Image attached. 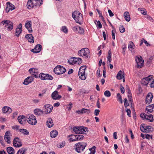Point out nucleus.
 Instances as JSON below:
<instances>
[{"label": "nucleus", "mask_w": 154, "mask_h": 154, "mask_svg": "<svg viewBox=\"0 0 154 154\" xmlns=\"http://www.w3.org/2000/svg\"><path fill=\"white\" fill-rule=\"evenodd\" d=\"M20 131L25 135H28L29 132L26 130L24 129H21L20 130Z\"/></svg>", "instance_id": "42"}, {"label": "nucleus", "mask_w": 154, "mask_h": 154, "mask_svg": "<svg viewBox=\"0 0 154 154\" xmlns=\"http://www.w3.org/2000/svg\"><path fill=\"white\" fill-rule=\"evenodd\" d=\"M124 16L125 20L126 21L129 22L130 21L131 19L129 13L128 11L125 12L124 13Z\"/></svg>", "instance_id": "32"}, {"label": "nucleus", "mask_w": 154, "mask_h": 154, "mask_svg": "<svg viewBox=\"0 0 154 154\" xmlns=\"http://www.w3.org/2000/svg\"><path fill=\"white\" fill-rule=\"evenodd\" d=\"M11 136V134L10 131H7L5 133L4 139L8 143H10L11 142L10 141V137Z\"/></svg>", "instance_id": "17"}, {"label": "nucleus", "mask_w": 154, "mask_h": 154, "mask_svg": "<svg viewBox=\"0 0 154 154\" xmlns=\"http://www.w3.org/2000/svg\"><path fill=\"white\" fill-rule=\"evenodd\" d=\"M135 61L137 65V67L140 68L142 67L143 65L144 60L141 56L136 57L135 58Z\"/></svg>", "instance_id": "12"}, {"label": "nucleus", "mask_w": 154, "mask_h": 154, "mask_svg": "<svg viewBox=\"0 0 154 154\" xmlns=\"http://www.w3.org/2000/svg\"><path fill=\"white\" fill-rule=\"evenodd\" d=\"M22 24L20 23L16 29L15 35L17 37H19L22 32Z\"/></svg>", "instance_id": "18"}, {"label": "nucleus", "mask_w": 154, "mask_h": 154, "mask_svg": "<svg viewBox=\"0 0 154 154\" xmlns=\"http://www.w3.org/2000/svg\"><path fill=\"white\" fill-rule=\"evenodd\" d=\"M153 96L151 93L147 94L146 98V103L149 104L152 101Z\"/></svg>", "instance_id": "19"}, {"label": "nucleus", "mask_w": 154, "mask_h": 154, "mask_svg": "<svg viewBox=\"0 0 154 154\" xmlns=\"http://www.w3.org/2000/svg\"><path fill=\"white\" fill-rule=\"evenodd\" d=\"M42 47V46L41 45H37L35 46L34 49L31 50V51L34 53H38L41 51Z\"/></svg>", "instance_id": "22"}, {"label": "nucleus", "mask_w": 154, "mask_h": 154, "mask_svg": "<svg viewBox=\"0 0 154 154\" xmlns=\"http://www.w3.org/2000/svg\"><path fill=\"white\" fill-rule=\"evenodd\" d=\"M25 26L29 33L32 32V30L31 27L32 22L31 21H27L25 24Z\"/></svg>", "instance_id": "23"}, {"label": "nucleus", "mask_w": 154, "mask_h": 154, "mask_svg": "<svg viewBox=\"0 0 154 154\" xmlns=\"http://www.w3.org/2000/svg\"><path fill=\"white\" fill-rule=\"evenodd\" d=\"M34 114L37 116H39L43 113V111L39 109H36L34 110Z\"/></svg>", "instance_id": "31"}, {"label": "nucleus", "mask_w": 154, "mask_h": 154, "mask_svg": "<svg viewBox=\"0 0 154 154\" xmlns=\"http://www.w3.org/2000/svg\"><path fill=\"white\" fill-rule=\"evenodd\" d=\"M72 103H71L70 104H69L67 107V108L69 110H70L71 109V108H72Z\"/></svg>", "instance_id": "64"}, {"label": "nucleus", "mask_w": 154, "mask_h": 154, "mask_svg": "<svg viewBox=\"0 0 154 154\" xmlns=\"http://www.w3.org/2000/svg\"><path fill=\"white\" fill-rule=\"evenodd\" d=\"M2 111L4 113H7L9 114L11 112L12 109L9 107L5 106L3 107Z\"/></svg>", "instance_id": "27"}, {"label": "nucleus", "mask_w": 154, "mask_h": 154, "mask_svg": "<svg viewBox=\"0 0 154 154\" xmlns=\"http://www.w3.org/2000/svg\"><path fill=\"white\" fill-rule=\"evenodd\" d=\"M34 6H35L36 5H35V2L33 0H29L28 1L27 6L28 9H31L33 8Z\"/></svg>", "instance_id": "24"}, {"label": "nucleus", "mask_w": 154, "mask_h": 154, "mask_svg": "<svg viewBox=\"0 0 154 154\" xmlns=\"http://www.w3.org/2000/svg\"><path fill=\"white\" fill-rule=\"evenodd\" d=\"M145 137L147 139H149L151 138H152V136L148 134H146V135Z\"/></svg>", "instance_id": "60"}, {"label": "nucleus", "mask_w": 154, "mask_h": 154, "mask_svg": "<svg viewBox=\"0 0 154 154\" xmlns=\"http://www.w3.org/2000/svg\"><path fill=\"white\" fill-rule=\"evenodd\" d=\"M104 95L106 97H109L111 96V93L109 91L106 90L104 92Z\"/></svg>", "instance_id": "47"}, {"label": "nucleus", "mask_w": 154, "mask_h": 154, "mask_svg": "<svg viewBox=\"0 0 154 154\" xmlns=\"http://www.w3.org/2000/svg\"><path fill=\"white\" fill-rule=\"evenodd\" d=\"M112 52L111 50H109L108 53V56L107 57V60L109 63L111 62L112 60L111 58Z\"/></svg>", "instance_id": "38"}, {"label": "nucleus", "mask_w": 154, "mask_h": 154, "mask_svg": "<svg viewBox=\"0 0 154 154\" xmlns=\"http://www.w3.org/2000/svg\"><path fill=\"white\" fill-rule=\"evenodd\" d=\"M25 38L28 40L29 42L32 43L34 42L33 37L32 34H27L26 35Z\"/></svg>", "instance_id": "28"}, {"label": "nucleus", "mask_w": 154, "mask_h": 154, "mask_svg": "<svg viewBox=\"0 0 154 154\" xmlns=\"http://www.w3.org/2000/svg\"><path fill=\"white\" fill-rule=\"evenodd\" d=\"M120 90L122 93L124 94V93L125 91V88L123 86H121V87Z\"/></svg>", "instance_id": "62"}, {"label": "nucleus", "mask_w": 154, "mask_h": 154, "mask_svg": "<svg viewBox=\"0 0 154 154\" xmlns=\"http://www.w3.org/2000/svg\"><path fill=\"white\" fill-rule=\"evenodd\" d=\"M74 137L75 139H74V137L70 138L69 141L70 142H73L78 140H83L84 136L82 135H75Z\"/></svg>", "instance_id": "15"}, {"label": "nucleus", "mask_w": 154, "mask_h": 154, "mask_svg": "<svg viewBox=\"0 0 154 154\" xmlns=\"http://www.w3.org/2000/svg\"><path fill=\"white\" fill-rule=\"evenodd\" d=\"M122 71L120 70L117 73L116 75V78L118 79L121 80L122 79Z\"/></svg>", "instance_id": "43"}, {"label": "nucleus", "mask_w": 154, "mask_h": 154, "mask_svg": "<svg viewBox=\"0 0 154 154\" xmlns=\"http://www.w3.org/2000/svg\"><path fill=\"white\" fill-rule=\"evenodd\" d=\"M82 113H85L87 114H89L91 112L90 110L89 109L82 108Z\"/></svg>", "instance_id": "44"}, {"label": "nucleus", "mask_w": 154, "mask_h": 154, "mask_svg": "<svg viewBox=\"0 0 154 154\" xmlns=\"http://www.w3.org/2000/svg\"><path fill=\"white\" fill-rule=\"evenodd\" d=\"M27 120L28 123L31 125H35L37 123L35 116L33 114H29L26 116Z\"/></svg>", "instance_id": "4"}, {"label": "nucleus", "mask_w": 154, "mask_h": 154, "mask_svg": "<svg viewBox=\"0 0 154 154\" xmlns=\"http://www.w3.org/2000/svg\"><path fill=\"white\" fill-rule=\"evenodd\" d=\"M120 31L121 33H123L125 31V29L124 27L122 26L119 27Z\"/></svg>", "instance_id": "53"}, {"label": "nucleus", "mask_w": 154, "mask_h": 154, "mask_svg": "<svg viewBox=\"0 0 154 154\" xmlns=\"http://www.w3.org/2000/svg\"><path fill=\"white\" fill-rule=\"evenodd\" d=\"M142 84L143 85H146L148 84V82L147 81L144 79H143L141 81Z\"/></svg>", "instance_id": "50"}, {"label": "nucleus", "mask_w": 154, "mask_h": 154, "mask_svg": "<svg viewBox=\"0 0 154 154\" xmlns=\"http://www.w3.org/2000/svg\"><path fill=\"white\" fill-rule=\"evenodd\" d=\"M61 30L63 32L66 34L68 32V29L66 26H62Z\"/></svg>", "instance_id": "45"}, {"label": "nucleus", "mask_w": 154, "mask_h": 154, "mask_svg": "<svg viewBox=\"0 0 154 154\" xmlns=\"http://www.w3.org/2000/svg\"><path fill=\"white\" fill-rule=\"evenodd\" d=\"M96 147L95 146H93L91 148L89 149L91 152L88 154H94L95 153Z\"/></svg>", "instance_id": "40"}, {"label": "nucleus", "mask_w": 154, "mask_h": 154, "mask_svg": "<svg viewBox=\"0 0 154 154\" xmlns=\"http://www.w3.org/2000/svg\"><path fill=\"white\" fill-rule=\"evenodd\" d=\"M32 101L35 104L39 102V100L38 99H33Z\"/></svg>", "instance_id": "57"}, {"label": "nucleus", "mask_w": 154, "mask_h": 154, "mask_svg": "<svg viewBox=\"0 0 154 154\" xmlns=\"http://www.w3.org/2000/svg\"><path fill=\"white\" fill-rule=\"evenodd\" d=\"M117 134L116 132H115L113 133V137L114 139H117Z\"/></svg>", "instance_id": "63"}, {"label": "nucleus", "mask_w": 154, "mask_h": 154, "mask_svg": "<svg viewBox=\"0 0 154 154\" xmlns=\"http://www.w3.org/2000/svg\"><path fill=\"white\" fill-rule=\"evenodd\" d=\"M58 91H55L51 94V97L54 100H58L62 97L61 96L58 94Z\"/></svg>", "instance_id": "20"}, {"label": "nucleus", "mask_w": 154, "mask_h": 154, "mask_svg": "<svg viewBox=\"0 0 154 154\" xmlns=\"http://www.w3.org/2000/svg\"><path fill=\"white\" fill-rule=\"evenodd\" d=\"M145 17L150 21H153V20L152 18L149 15L146 14Z\"/></svg>", "instance_id": "52"}, {"label": "nucleus", "mask_w": 154, "mask_h": 154, "mask_svg": "<svg viewBox=\"0 0 154 154\" xmlns=\"http://www.w3.org/2000/svg\"><path fill=\"white\" fill-rule=\"evenodd\" d=\"M73 130L74 133L77 134H86L88 131L87 128L83 126L74 127Z\"/></svg>", "instance_id": "2"}, {"label": "nucleus", "mask_w": 154, "mask_h": 154, "mask_svg": "<svg viewBox=\"0 0 154 154\" xmlns=\"http://www.w3.org/2000/svg\"><path fill=\"white\" fill-rule=\"evenodd\" d=\"M7 152L9 154H14L15 152L13 148L11 147H8L7 148Z\"/></svg>", "instance_id": "33"}, {"label": "nucleus", "mask_w": 154, "mask_h": 154, "mask_svg": "<svg viewBox=\"0 0 154 154\" xmlns=\"http://www.w3.org/2000/svg\"><path fill=\"white\" fill-rule=\"evenodd\" d=\"M95 23L98 26L99 29H100L102 27V24L100 21L95 20L94 21Z\"/></svg>", "instance_id": "46"}, {"label": "nucleus", "mask_w": 154, "mask_h": 154, "mask_svg": "<svg viewBox=\"0 0 154 154\" xmlns=\"http://www.w3.org/2000/svg\"><path fill=\"white\" fill-rule=\"evenodd\" d=\"M140 130L145 132H149L153 131V128L150 126H147L144 124H142L140 127Z\"/></svg>", "instance_id": "9"}, {"label": "nucleus", "mask_w": 154, "mask_h": 154, "mask_svg": "<svg viewBox=\"0 0 154 154\" xmlns=\"http://www.w3.org/2000/svg\"><path fill=\"white\" fill-rule=\"evenodd\" d=\"M90 53L89 50L88 48H85L79 51L78 54L79 56L83 57H85V58H88Z\"/></svg>", "instance_id": "5"}, {"label": "nucleus", "mask_w": 154, "mask_h": 154, "mask_svg": "<svg viewBox=\"0 0 154 154\" xmlns=\"http://www.w3.org/2000/svg\"><path fill=\"white\" fill-rule=\"evenodd\" d=\"M117 97L118 98V100L120 102L122 103V100L121 96L119 93H118L117 94Z\"/></svg>", "instance_id": "48"}, {"label": "nucleus", "mask_w": 154, "mask_h": 154, "mask_svg": "<svg viewBox=\"0 0 154 154\" xmlns=\"http://www.w3.org/2000/svg\"><path fill=\"white\" fill-rule=\"evenodd\" d=\"M135 45L132 42H129L128 45V48L130 51H132L133 49H134Z\"/></svg>", "instance_id": "37"}, {"label": "nucleus", "mask_w": 154, "mask_h": 154, "mask_svg": "<svg viewBox=\"0 0 154 154\" xmlns=\"http://www.w3.org/2000/svg\"><path fill=\"white\" fill-rule=\"evenodd\" d=\"M153 111L152 107H151L150 105L146 106V112L147 113H149L152 112Z\"/></svg>", "instance_id": "35"}, {"label": "nucleus", "mask_w": 154, "mask_h": 154, "mask_svg": "<svg viewBox=\"0 0 154 154\" xmlns=\"http://www.w3.org/2000/svg\"><path fill=\"white\" fill-rule=\"evenodd\" d=\"M44 107H45L46 112V114L49 113L50 112H51L52 111L53 109V106L49 104H46L44 106Z\"/></svg>", "instance_id": "25"}, {"label": "nucleus", "mask_w": 154, "mask_h": 154, "mask_svg": "<svg viewBox=\"0 0 154 154\" xmlns=\"http://www.w3.org/2000/svg\"><path fill=\"white\" fill-rule=\"evenodd\" d=\"M127 115L129 117H131V111L130 109H127L126 110Z\"/></svg>", "instance_id": "56"}, {"label": "nucleus", "mask_w": 154, "mask_h": 154, "mask_svg": "<svg viewBox=\"0 0 154 154\" xmlns=\"http://www.w3.org/2000/svg\"><path fill=\"white\" fill-rule=\"evenodd\" d=\"M142 90L140 87H139L138 88V91L137 94H140L142 93Z\"/></svg>", "instance_id": "61"}, {"label": "nucleus", "mask_w": 154, "mask_h": 154, "mask_svg": "<svg viewBox=\"0 0 154 154\" xmlns=\"http://www.w3.org/2000/svg\"><path fill=\"white\" fill-rule=\"evenodd\" d=\"M72 17L77 23L80 25L82 24V14L78 11H75L72 13Z\"/></svg>", "instance_id": "1"}, {"label": "nucleus", "mask_w": 154, "mask_h": 154, "mask_svg": "<svg viewBox=\"0 0 154 154\" xmlns=\"http://www.w3.org/2000/svg\"><path fill=\"white\" fill-rule=\"evenodd\" d=\"M13 146L17 148H19L22 146V144L21 140L18 137L14 138L13 141Z\"/></svg>", "instance_id": "13"}, {"label": "nucleus", "mask_w": 154, "mask_h": 154, "mask_svg": "<svg viewBox=\"0 0 154 154\" xmlns=\"http://www.w3.org/2000/svg\"><path fill=\"white\" fill-rule=\"evenodd\" d=\"M108 12L110 17H112L113 16L114 14L109 9L108 10Z\"/></svg>", "instance_id": "59"}, {"label": "nucleus", "mask_w": 154, "mask_h": 154, "mask_svg": "<svg viewBox=\"0 0 154 154\" xmlns=\"http://www.w3.org/2000/svg\"><path fill=\"white\" fill-rule=\"evenodd\" d=\"M138 10L141 12V13L143 15H146V10L144 8H139L138 9Z\"/></svg>", "instance_id": "39"}, {"label": "nucleus", "mask_w": 154, "mask_h": 154, "mask_svg": "<svg viewBox=\"0 0 154 154\" xmlns=\"http://www.w3.org/2000/svg\"><path fill=\"white\" fill-rule=\"evenodd\" d=\"M66 71V69L62 66L57 65L54 69V72L56 74H62Z\"/></svg>", "instance_id": "7"}, {"label": "nucleus", "mask_w": 154, "mask_h": 154, "mask_svg": "<svg viewBox=\"0 0 154 154\" xmlns=\"http://www.w3.org/2000/svg\"><path fill=\"white\" fill-rule=\"evenodd\" d=\"M140 116L143 120H146L149 122H152L154 121L153 116L152 114L147 115L145 113H141Z\"/></svg>", "instance_id": "10"}, {"label": "nucleus", "mask_w": 154, "mask_h": 154, "mask_svg": "<svg viewBox=\"0 0 154 154\" xmlns=\"http://www.w3.org/2000/svg\"><path fill=\"white\" fill-rule=\"evenodd\" d=\"M86 68L85 66H83L79 69L78 75L79 78L82 80H85L86 79L85 70L86 69Z\"/></svg>", "instance_id": "6"}, {"label": "nucleus", "mask_w": 154, "mask_h": 154, "mask_svg": "<svg viewBox=\"0 0 154 154\" xmlns=\"http://www.w3.org/2000/svg\"><path fill=\"white\" fill-rule=\"evenodd\" d=\"M35 2V4H36V6L38 5L39 6L42 4V0H33Z\"/></svg>", "instance_id": "41"}, {"label": "nucleus", "mask_w": 154, "mask_h": 154, "mask_svg": "<svg viewBox=\"0 0 154 154\" xmlns=\"http://www.w3.org/2000/svg\"><path fill=\"white\" fill-rule=\"evenodd\" d=\"M7 7L6 8V11L7 12H8L10 11H12L15 9V6L10 2H7L6 3Z\"/></svg>", "instance_id": "16"}, {"label": "nucleus", "mask_w": 154, "mask_h": 154, "mask_svg": "<svg viewBox=\"0 0 154 154\" xmlns=\"http://www.w3.org/2000/svg\"><path fill=\"white\" fill-rule=\"evenodd\" d=\"M81 93H82V94H88V92L85 90V89H82L81 90Z\"/></svg>", "instance_id": "55"}, {"label": "nucleus", "mask_w": 154, "mask_h": 154, "mask_svg": "<svg viewBox=\"0 0 154 154\" xmlns=\"http://www.w3.org/2000/svg\"><path fill=\"white\" fill-rule=\"evenodd\" d=\"M46 125L49 128L52 127L54 125L53 120L51 118H48L46 122Z\"/></svg>", "instance_id": "29"}, {"label": "nucleus", "mask_w": 154, "mask_h": 154, "mask_svg": "<svg viewBox=\"0 0 154 154\" xmlns=\"http://www.w3.org/2000/svg\"><path fill=\"white\" fill-rule=\"evenodd\" d=\"M39 77L42 79L44 80H52L53 77L51 75L48 74H45L43 73H41L39 75Z\"/></svg>", "instance_id": "14"}, {"label": "nucleus", "mask_w": 154, "mask_h": 154, "mask_svg": "<svg viewBox=\"0 0 154 154\" xmlns=\"http://www.w3.org/2000/svg\"><path fill=\"white\" fill-rule=\"evenodd\" d=\"M33 80V76H29L23 82V84L26 85L31 83Z\"/></svg>", "instance_id": "21"}, {"label": "nucleus", "mask_w": 154, "mask_h": 154, "mask_svg": "<svg viewBox=\"0 0 154 154\" xmlns=\"http://www.w3.org/2000/svg\"><path fill=\"white\" fill-rule=\"evenodd\" d=\"M78 30H79L78 31L79 33L81 34H82L84 33V29L79 26L78 28Z\"/></svg>", "instance_id": "49"}, {"label": "nucleus", "mask_w": 154, "mask_h": 154, "mask_svg": "<svg viewBox=\"0 0 154 154\" xmlns=\"http://www.w3.org/2000/svg\"><path fill=\"white\" fill-rule=\"evenodd\" d=\"M124 105L125 108H126L129 105V103L128 102L127 99L126 98H125L124 100Z\"/></svg>", "instance_id": "51"}, {"label": "nucleus", "mask_w": 154, "mask_h": 154, "mask_svg": "<svg viewBox=\"0 0 154 154\" xmlns=\"http://www.w3.org/2000/svg\"><path fill=\"white\" fill-rule=\"evenodd\" d=\"M19 123L22 125H24L25 122V116L23 115L19 116L17 118Z\"/></svg>", "instance_id": "26"}, {"label": "nucleus", "mask_w": 154, "mask_h": 154, "mask_svg": "<svg viewBox=\"0 0 154 154\" xmlns=\"http://www.w3.org/2000/svg\"><path fill=\"white\" fill-rule=\"evenodd\" d=\"M75 150L78 153L82 152L87 146V144L85 142H79L75 144Z\"/></svg>", "instance_id": "3"}, {"label": "nucleus", "mask_w": 154, "mask_h": 154, "mask_svg": "<svg viewBox=\"0 0 154 154\" xmlns=\"http://www.w3.org/2000/svg\"><path fill=\"white\" fill-rule=\"evenodd\" d=\"M26 150V148L23 147L18 151L17 154H25Z\"/></svg>", "instance_id": "36"}, {"label": "nucleus", "mask_w": 154, "mask_h": 154, "mask_svg": "<svg viewBox=\"0 0 154 154\" xmlns=\"http://www.w3.org/2000/svg\"><path fill=\"white\" fill-rule=\"evenodd\" d=\"M29 72L32 74L34 75L36 78L37 77V74L38 72V69L35 68H31L29 70Z\"/></svg>", "instance_id": "30"}, {"label": "nucleus", "mask_w": 154, "mask_h": 154, "mask_svg": "<svg viewBox=\"0 0 154 154\" xmlns=\"http://www.w3.org/2000/svg\"><path fill=\"white\" fill-rule=\"evenodd\" d=\"M100 112V110L99 109H96L94 111V114L95 116H98Z\"/></svg>", "instance_id": "54"}, {"label": "nucleus", "mask_w": 154, "mask_h": 154, "mask_svg": "<svg viewBox=\"0 0 154 154\" xmlns=\"http://www.w3.org/2000/svg\"><path fill=\"white\" fill-rule=\"evenodd\" d=\"M2 24L5 27H7V28L9 30H11L13 28V23L9 20H3L0 23V24Z\"/></svg>", "instance_id": "11"}, {"label": "nucleus", "mask_w": 154, "mask_h": 154, "mask_svg": "<svg viewBox=\"0 0 154 154\" xmlns=\"http://www.w3.org/2000/svg\"><path fill=\"white\" fill-rule=\"evenodd\" d=\"M58 134V132L57 131L53 130L51 132L50 135L52 138H54Z\"/></svg>", "instance_id": "34"}, {"label": "nucleus", "mask_w": 154, "mask_h": 154, "mask_svg": "<svg viewBox=\"0 0 154 154\" xmlns=\"http://www.w3.org/2000/svg\"><path fill=\"white\" fill-rule=\"evenodd\" d=\"M78 26H74L72 28V29L74 32H76L78 31Z\"/></svg>", "instance_id": "58"}, {"label": "nucleus", "mask_w": 154, "mask_h": 154, "mask_svg": "<svg viewBox=\"0 0 154 154\" xmlns=\"http://www.w3.org/2000/svg\"><path fill=\"white\" fill-rule=\"evenodd\" d=\"M82 61V60L80 58H76L72 57L68 60V62L70 64L74 65L75 64H79Z\"/></svg>", "instance_id": "8"}]
</instances>
